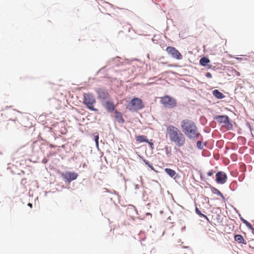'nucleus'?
Returning <instances> with one entry per match:
<instances>
[{"instance_id": "f257e3e1", "label": "nucleus", "mask_w": 254, "mask_h": 254, "mask_svg": "<svg viewBox=\"0 0 254 254\" xmlns=\"http://www.w3.org/2000/svg\"><path fill=\"white\" fill-rule=\"evenodd\" d=\"M181 127L183 131L189 138L196 139L200 135L195 123L191 120H183L181 122Z\"/></svg>"}, {"instance_id": "f03ea898", "label": "nucleus", "mask_w": 254, "mask_h": 254, "mask_svg": "<svg viewBox=\"0 0 254 254\" xmlns=\"http://www.w3.org/2000/svg\"><path fill=\"white\" fill-rule=\"evenodd\" d=\"M167 133L171 141L175 143L183 142L185 141V137L178 128L169 126L167 128Z\"/></svg>"}, {"instance_id": "7ed1b4c3", "label": "nucleus", "mask_w": 254, "mask_h": 254, "mask_svg": "<svg viewBox=\"0 0 254 254\" xmlns=\"http://www.w3.org/2000/svg\"><path fill=\"white\" fill-rule=\"evenodd\" d=\"M96 103V100L94 95L91 93H84L83 103L85 105L88 109L93 111H98V109L94 108V104Z\"/></svg>"}, {"instance_id": "20e7f679", "label": "nucleus", "mask_w": 254, "mask_h": 254, "mask_svg": "<svg viewBox=\"0 0 254 254\" xmlns=\"http://www.w3.org/2000/svg\"><path fill=\"white\" fill-rule=\"evenodd\" d=\"M214 119L217 123L221 124L222 127L226 128L228 130L231 129L233 127V125L227 116L218 115L215 117Z\"/></svg>"}, {"instance_id": "39448f33", "label": "nucleus", "mask_w": 254, "mask_h": 254, "mask_svg": "<svg viewBox=\"0 0 254 254\" xmlns=\"http://www.w3.org/2000/svg\"><path fill=\"white\" fill-rule=\"evenodd\" d=\"M144 108L142 101L138 98H134L127 105V108L130 111H137Z\"/></svg>"}, {"instance_id": "423d86ee", "label": "nucleus", "mask_w": 254, "mask_h": 254, "mask_svg": "<svg viewBox=\"0 0 254 254\" xmlns=\"http://www.w3.org/2000/svg\"><path fill=\"white\" fill-rule=\"evenodd\" d=\"M161 102L165 107L169 108H172L176 105L175 99L169 96L161 98Z\"/></svg>"}, {"instance_id": "0eeeda50", "label": "nucleus", "mask_w": 254, "mask_h": 254, "mask_svg": "<svg viewBox=\"0 0 254 254\" xmlns=\"http://www.w3.org/2000/svg\"><path fill=\"white\" fill-rule=\"evenodd\" d=\"M166 51L169 55L174 59L179 60L183 59L182 55L175 47L169 46L166 48Z\"/></svg>"}, {"instance_id": "6e6552de", "label": "nucleus", "mask_w": 254, "mask_h": 254, "mask_svg": "<svg viewBox=\"0 0 254 254\" xmlns=\"http://www.w3.org/2000/svg\"><path fill=\"white\" fill-rule=\"evenodd\" d=\"M61 176L64 180L70 182L72 181L76 180L78 175L74 172H66L62 173Z\"/></svg>"}, {"instance_id": "1a4fd4ad", "label": "nucleus", "mask_w": 254, "mask_h": 254, "mask_svg": "<svg viewBox=\"0 0 254 254\" xmlns=\"http://www.w3.org/2000/svg\"><path fill=\"white\" fill-rule=\"evenodd\" d=\"M227 179L226 174L223 172L219 171L216 174V181L220 184H224Z\"/></svg>"}, {"instance_id": "9d476101", "label": "nucleus", "mask_w": 254, "mask_h": 254, "mask_svg": "<svg viewBox=\"0 0 254 254\" xmlns=\"http://www.w3.org/2000/svg\"><path fill=\"white\" fill-rule=\"evenodd\" d=\"M96 91L98 98L106 99L109 96L108 92L104 89L99 88L97 89Z\"/></svg>"}, {"instance_id": "9b49d317", "label": "nucleus", "mask_w": 254, "mask_h": 254, "mask_svg": "<svg viewBox=\"0 0 254 254\" xmlns=\"http://www.w3.org/2000/svg\"><path fill=\"white\" fill-rule=\"evenodd\" d=\"M114 115L116 120L119 123L123 124L124 123L125 120L123 119V115L121 112L116 110L114 112Z\"/></svg>"}, {"instance_id": "f8f14e48", "label": "nucleus", "mask_w": 254, "mask_h": 254, "mask_svg": "<svg viewBox=\"0 0 254 254\" xmlns=\"http://www.w3.org/2000/svg\"><path fill=\"white\" fill-rule=\"evenodd\" d=\"M105 107L108 112H112L115 109V106L113 102L110 101L106 102L105 104Z\"/></svg>"}, {"instance_id": "ddd939ff", "label": "nucleus", "mask_w": 254, "mask_h": 254, "mask_svg": "<svg viewBox=\"0 0 254 254\" xmlns=\"http://www.w3.org/2000/svg\"><path fill=\"white\" fill-rule=\"evenodd\" d=\"M212 92L213 95L218 99H223L225 97L224 94L217 89L214 90Z\"/></svg>"}, {"instance_id": "4468645a", "label": "nucleus", "mask_w": 254, "mask_h": 254, "mask_svg": "<svg viewBox=\"0 0 254 254\" xmlns=\"http://www.w3.org/2000/svg\"><path fill=\"white\" fill-rule=\"evenodd\" d=\"M136 141L138 142H145L146 143H150L146 138V136L144 135H139L136 137Z\"/></svg>"}, {"instance_id": "2eb2a0df", "label": "nucleus", "mask_w": 254, "mask_h": 254, "mask_svg": "<svg viewBox=\"0 0 254 254\" xmlns=\"http://www.w3.org/2000/svg\"><path fill=\"white\" fill-rule=\"evenodd\" d=\"M235 240L239 243L246 244L244 239L241 235H236L234 237Z\"/></svg>"}, {"instance_id": "dca6fc26", "label": "nucleus", "mask_w": 254, "mask_h": 254, "mask_svg": "<svg viewBox=\"0 0 254 254\" xmlns=\"http://www.w3.org/2000/svg\"><path fill=\"white\" fill-rule=\"evenodd\" d=\"M165 171L168 175L171 177H174L176 174V172L174 170L170 168H166L165 169Z\"/></svg>"}, {"instance_id": "f3484780", "label": "nucleus", "mask_w": 254, "mask_h": 254, "mask_svg": "<svg viewBox=\"0 0 254 254\" xmlns=\"http://www.w3.org/2000/svg\"><path fill=\"white\" fill-rule=\"evenodd\" d=\"M209 62L210 60L205 57L201 58L199 61L200 64L203 66L206 65Z\"/></svg>"}, {"instance_id": "a211bd4d", "label": "nucleus", "mask_w": 254, "mask_h": 254, "mask_svg": "<svg viewBox=\"0 0 254 254\" xmlns=\"http://www.w3.org/2000/svg\"><path fill=\"white\" fill-rule=\"evenodd\" d=\"M242 220L243 222L247 226L248 228L251 229H254L252 225L248 221L244 219H242Z\"/></svg>"}, {"instance_id": "6ab92c4d", "label": "nucleus", "mask_w": 254, "mask_h": 254, "mask_svg": "<svg viewBox=\"0 0 254 254\" xmlns=\"http://www.w3.org/2000/svg\"><path fill=\"white\" fill-rule=\"evenodd\" d=\"M143 161L145 163V164L146 165H147L152 170H155L153 166L151 164H150L149 161H146L145 160H144Z\"/></svg>"}, {"instance_id": "aec40b11", "label": "nucleus", "mask_w": 254, "mask_h": 254, "mask_svg": "<svg viewBox=\"0 0 254 254\" xmlns=\"http://www.w3.org/2000/svg\"><path fill=\"white\" fill-rule=\"evenodd\" d=\"M95 143H98L99 141V134L98 133H95L93 135Z\"/></svg>"}, {"instance_id": "412c9836", "label": "nucleus", "mask_w": 254, "mask_h": 254, "mask_svg": "<svg viewBox=\"0 0 254 254\" xmlns=\"http://www.w3.org/2000/svg\"><path fill=\"white\" fill-rule=\"evenodd\" d=\"M196 213L200 216H202L204 218H205L206 219H208L207 216L206 215H205L204 214H203L201 213V212H200V211H199L197 208H196Z\"/></svg>"}, {"instance_id": "4be33fe9", "label": "nucleus", "mask_w": 254, "mask_h": 254, "mask_svg": "<svg viewBox=\"0 0 254 254\" xmlns=\"http://www.w3.org/2000/svg\"><path fill=\"white\" fill-rule=\"evenodd\" d=\"M206 144H196V146L200 149H202Z\"/></svg>"}, {"instance_id": "5701e85b", "label": "nucleus", "mask_w": 254, "mask_h": 254, "mask_svg": "<svg viewBox=\"0 0 254 254\" xmlns=\"http://www.w3.org/2000/svg\"><path fill=\"white\" fill-rule=\"evenodd\" d=\"M213 175V171L211 170V171H209V172H208L207 173V175L208 176H211Z\"/></svg>"}, {"instance_id": "b1692460", "label": "nucleus", "mask_w": 254, "mask_h": 254, "mask_svg": "<svg viewBox=\"0 0 254 254\" xmlns=\"http://www.w3.org/2000/svg\"><path fill=\"white\" fill-rule=\"evenodd\" d=\"M206 76L208 78H211L212 77V75L210 73V72H207L206 73Z\"/></svg>"}, {"instance_id": "393cba45", "label": "nucleus", "mask_w": 254, "mask_h": 254, "mask_svg": "<svg viewBox=\"0 0 254 254\" xmlns=\"http://www.w3.org/2000/svg\"><path fill=\"white\" fill-rule=\"evenodd\" d=\"M234 73H235V75H236V76H240V72H238V71H237V70H234Z\"/></svg>"}, {"instance_id": "a878e982", "label": "nucleus", "mask_w": 254, "mask_h": 254, "mask_svg": "<svg viewBox=\"0 0 254 254\" xmlns=\"http://www.w3.org/2000/svg\"><path fill=\"white\" fill-rule=\"evenodd\" d=\"M216 190L217 191V194L222 197L223 195L221 193V192L219 190Z\"/></svg>"}, {"instance_id": "bb28decb", "label": "nucleus", "mask_w": 254, "mask_h": 254, "mask_svg": "<svg viewBox=\"0 0 254 254\" xmlns=\"http://www.w3.org/2000/svg\"><path fill=\"white\" fill-rule=\"evenodd\" d=\"M236 59H237V60H238L239 61H241L243 60L242 58H239V57H236Z\"/></svg>"}, {"instance_id": "cd10ccee", "label": "nucleus", "mask_w": 254, "mask_h": 254, "mask_svg": "<svg viewBox=\"0 0 254 254\" xmlns=\"http://www.w3.org/2000/svg\"><path fill=\"white\" fill-rule=\"evenodd\" d=\"M28 205L29 206H30V207H32V204L31 203H29L28 204Z\"/></svg>"}, {"instance_id": "c85d7f7f", "label": "nucleus", "mask_w": 254, "mask_h": 254, "mask_svg": "<svg viewBox=\"0 0 254 254\" xmlns=\"http://www.w3.org/2000/svg\"><path fill=\"white\" fill-rule=\"evenodd\" d=\"M50 147H51V148H52V147H54V146L52 144H50Z\"/></svg>"}, {"instance_id": "c756f323", "label": "nucleus", "mask_w": 254, "mask_h": 254, "mask_svg": "<svg viewBox=\"0 0 254 254\" xmlns=\"http://www.w3.org/2000/svg\"><path fill=\"white\" fill-rule=\"evenodd\" d=\"M196 143H201V141L198 140Z\"/></svg>"}, {"instance_id": "7c9ffc66", "label": "nucleus", "mask_w": 254, "mask_h": 254, "mask_svg": "<svg viewBox=\"0 0 254 254\" xmlns=\"http://www.w3.org/2000/svg\"><path fill=\"white\" fill-rule=\"evenodd\" d=\"M98 145H99V144H98V143L96 144V146H97V147H98Z\"/></svg>"}, {"instance_id": "2f4dec72", "label": "nucleus", "mask_w": 254, "mask_h": 254, "mask_svg": "<svg viewBox=\"0 0 254 254\" xmlns=\"http://www.w3.org/2000/svg\"><path fill=\"white\" fill-rule=\"evenodd\" d=\"M150 145L151 147H152V145H153V144L151 143V144H150Z\"/></svg>"}]
</instances>
